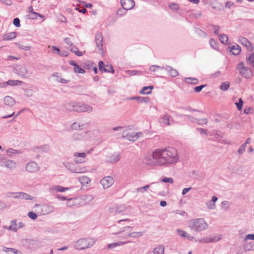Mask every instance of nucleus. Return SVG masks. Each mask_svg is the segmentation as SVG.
Wrapping results in <instances>:
<instances>
[{
    "label": "nucleus",
    "instance_id": "1",
    "mask_svg": "<svg viewBox=\"0 0 254 254\" xmlns=\"http://www.w3.org/2000/svg\"><path fill=\"white\" fill-rule=\"evenodd\" d=\"M179 156L176 149L168 147L155 149L151 156H147L144 162L147 165L154 166H168L179 161Z\"/></svg>",
    "mask_w": 254,
    "mask_h": 254
},
{
    "label": "nucleus",
    "instance_id": "2",
    "mask_svg": "<svg viewBox=\"0 0 254 254\" xmlns=\"http://www.w3.org/2000/svg\"><path fill=\"white\" fill-rule=\"evenodd\" d=\"M96 242V240L91 237L81 238L74 242L73 246L76 250H83L91 248Z\"/></svg>",
    "mask_w": 254,
    "mask_h": 254
},
{
    "label": "nucleus",
    "instance_id": "3",
    "mask_svg": "<svg viewBox=\"0 0 254 254\" xmlns=\"http://www.w3.org/2000/svg\"><path fill=\"white\" fill-rule=\"evenodd\" d=\"M189 224L191 230L196 232L203 231L208 228V224L203 218L192 220Z\"/></svg>",
    "mask_w": 254,
    "mask_h": 254
},
{
    "label": "nucleus",
    "instance_id": "4",
    "mask_svg": "<svg viewBox=\"0 0 254 254\" xmlns=\"http://www.w3.org/2000/svg\"><path fill=\"white\" fill-rule=\"evenodd\" d=\"M132 228L130 226L125 227L123 228H121V230L117 232H115L114 234H122L126 231H127V236L128 238H137L143 235V233L142 232H131Z\"/></svg>",
    "mask_w": 254,
    "mask_h": 254
},
{
    "label": "nucleus",
    "instance_id": "5",
    "mask_svg": "<svg viewBox=\"0 0 254 254\" xmlns=\"http://www.w3.org/2000/svg\"><path fill=\"white\" fill-rule=\"evenodd\" d=\"M237 69L240 70V74L246 78L250 79L253 76V72L250 68L244 66L242 62L238 64Z\"/></svg>",
    "mask_w": 254,
    "mask_h": 254
},
{
    "label": "nucleus",
    "instance_id": "6",
    "mask_svg": "<svg viewBox=\"0 0 254 254\" xmlns=\"http://www.w3.org/2000/svg\"><path fill=\"white\" fill-rule=\"evenodd\" d=\"M12 195H13L12 197L16 199L19 198L21 199L25 200H33L34 198V197L33 196L23 192H8L6 193V196L7 197H11Z\"/></svg>",
    "mask_w": 254,
    "mask_h": 254
},
{
    "label": "nucleus",
    "instance_id": "7",
    "mask_svg": "<svg viewBox=\"0 0 254 254\" xmlns=\"http://www.w3.org/2000/svg\"><path fill=\"white\" fill-rule=\"evenodd\" d=\"M142 133L141 132H127L126 131H123L122 134V137L126 139L129 141H134L136 140L138 138L141 136Z\"/></svg>",
    "mask_w": 254,
    "mask_h": 254
},
{
    "label": "nucleus",
    "instance_id": "8",
    "mask_svg": "<svg viewBox=\"0 0 254 254\" xmlns=\"http://www.w3.org/2000/svg\"><path fill=\"white\" fill-rule=\"evenodd\" d=\"M25 169L28 172L35 173L40 170V167L36 162L31 161L26 164Z\"/></svg>",
    "mask_w": 254,
    "mask_h": 254
},
{
    "label": "nucleus",
    "instance_id": "9",
    "mask_svg": "<svg viewBox=\"0 0 254 254\" xmlns=\"http://www.w3.org/2000/svg\"><path fill=\"white\" fill-rule=\"evenodd\" d=\"M95 41L96 44V47L98 49L99 52L102 53L103 49V36L101 32H97L96 34Z\"/></svg>",
    "mask_w": 254,
    "mask_h": 254
},
{
    "label": "nucleus",
    "instance_id": "10",
    "mask_svg": "<svg viewBox=\"0 0 254 254\" xmlns=\"http://www.w3.org/2000/svg\"><path fill=\"white\" fill-rule=\"evenodd\" d=\"M92 110L93 108L92 106L89 105L82 103H77L76 112H86L88 113H90L92 111Z\"/></svg>",
    "mask_w": 254,
    "mask_h": 254
},
{
    "label": "nucleus",
    "instance_id": "11",
    "mask_svg": "<svg viewBox=\"0 0 254 254\" xmlns=\"http://www.w3.org/2000/svg\"><path fill=\"white\" fill-rule=\"evenodd\" d=\"M104 189L110 188L114 183V179L111 176H107L102 179L100 181Z\"/></svg>",
    "mask_w": 254,
    "mask_h": 254
},
{
    "label": "nucleus",
    "instance_id": "12",
    "mask_svg": "<svg viewBox=\"0 0 254 254\" xmlns=\"http://www.w3.org/2000/svg\"><path fill=\"white\" fill-rule=\"evenodd\" d=\"M14 71L16 74L24 77L27 73V70L24 65H16L14 68Z\"/></svg>",
    "mask_w": 254,
    "mask_h": 254
},
{
    "label": "nucleus",
    "instance_id": "13",
    "mask_svg": "<svg viewBox=\"0 0 254 254\" xmlns=\"http://www.w3.org/2000/svg\"><path fill=\"white\" fill-rule=\"evenodd\" d=\"M74 161L76 163L80 164L85 161L86 153L84 152H76L74 154Z\"/></svg>",
    "mask_w": 254,
    "mask_h": 254
},
{
    "label": "nucleus",
    "instance_id": "14",
    "mask_svg": "<svg viewBox=\"0 0 254 254\" xmlns=\"http://www.w3.org/2000/svg\"><path fill=\"white\" fill-rule=\"evenodd\" d=\"M121 4L125 9L130 10L134 6L135 2L133 0H121Z\"/></svg>",
    "mask_w": 254,
    "mask_h": 254
},
{
    "label": "nucleus",
    "instance_id": "15",
    "mask_svg": "<svg viewBox=\"0 0 254 254\" xmlns=\"http://www.w3.org/2000/svg\"><path fill=\"white\" fill-rule=\"evenodd\" d=\"M65 168L72 173H80L83 172L81 169L77 167L75 164L72 163H67L64 165Z\"/></svg>",
    "mask_w": 254,
    "mask_h": 254
},
{
    "label": "nucleus",
    "instance_id": "16",
    "mask_svg": "<svg viewBox=\"0 0 254 254\" xmlns=\"http://www.w3.org/2000/svg\"><path fill=\"white\" fill-rule=\"evenodd\" d=\"M239 42L247 48L249 51H252L254 49V47L252 44L245 37H240L239 39Z\"/></svg>",
    "mask_w": 254,
    "mask_h": 254
},
{
    "label": "nucleus",
    "instance_id": "17",
    "mask_svg": "<svg viewBox=\"0 0 254 254\" xmlns=\"http://www.w3.org/2000/svg\"><path fill=\"white\" fill-rule=\"evenodd\" d=\"M171 118H172L171 116H170L168 114H166L160 117L159 120V122L161 124H163L166 126H170L171 125Z\"/></svg>",
    "mask_w": 254,
    "mask_h": 254
},
{
    "label": "nucleus",
    "instance_id": "18",
    "mask_svg": "<svg viewBox=\"0 0 254 254\" xmlns=\"http://www.w3.org/2000/svg\"><path fill=\"white\" fill-rule=\"evenodd\" d=\"M34 207H39L41 210V213L44 215L48 214L51 211V207L50 206L47 205L36 204Z\"/></svg>",
    "mask_w": 254,
    "mask_h": 254
},
{
    "label": "nucleus",
    "instance_id": "19",
    "mask_svg": "<svg viewBox=\"0 0 254 254\" xmlns=\"http://www.w3.org/2000/svg\"><path fill=\"white\" fill-rule=\"evenodd\" d=\"M218 198L214 195L211 200H208L206 202V205L209 209H214L216 207L215 202L217 201Z\"/></svg>",
    "mask_w": 254,
    "mask_h": 254
},
{
    "label": "nucleus",
    "instance_id": "20",
    "mask_svg": "<svg viewBox=\"0 0 254 254\" xmlns=\"http://www.w3.org/2000/svg\"><path fill=\"white\" fill-rule=\"evenodd\" d=\"M4 103L6 106L12 107L15 103V101L12 97L6 96L4 98Z\"/></svg>",
    "mask_w": 254,
    "mask_h": 254
},
{
    "label": "nucleus",
    "instance_id": "21",
    "mask_svg": "<svg viewBox=\"0 0 254 254\" xmlns=\"http://www.w3.org/2000/svg\"><path fill=\"white\" fill-rule=\"evenodd\" d=\"M166 71L168 74L172 77H176L179 75V72L177 70L173 68L171 66H169L166 68Z\"/></svg>",
    "mask_w": 254,
    "mask_h": 254
},
{
    "label": "nucleus",
    "instance_id": "22",
    "mask_svg": "<svg viewBox=\"0 0 254 254\" xmlns=\"http://www.w3.org/2000/svg\"><path fill=\"white\" fill-rule=\"evenodd\" d=\"M16 36V32H10L5 34L3 36V40L5 41H9L14 39Z\"/></svg>",
    "mask_w": 254,
    "mask_h": 254
},
{
    "label": "nucleus",
    "instance_id": "23",
    "mask_svg": "<svg viewBox=\"0 0 254 254\" xmlns=\"http://www.w3.org/2000/svg\"><path fill=\"white\" fill-rule=\"evenodd\" d=\"M77 103L74 102L66 103L64 104L65 110L69 111H76Z\"/></svg>",
    "mask_w": 254,
    "mask_h": 254
},
{
    "label": "nucleus",
    "instance_id": "24",
    "mask_svg": "<svg viewBox=\"0 0 254 254\" xmlns=\"http://www.w3.org/2000/svg\"><path fill=\"white\" fill-rule=\"evenodd\" d=\"M50 146L48 145H44L41 146L36 147L34 148V151L36 152H47L50 150Z\"/></svg>",
    "mask_w": 254,
    "mask_h": 254
},
{
    "label": "nucleus",
    "instance_id": "25",
    "mask_svg": "<svg viewBox=\"0 0 254 254\" xmlns=\"http://www.w3.org/2000/svg\"><path fill=\"white\" fill-rule=\"evenodd\" d=\"M70 189L69 188L64 187L61 186H54L51 188V190L52 191L55 190L56 192H64Z\"/></svg>",
    "mask_w": 254,
    "mask_h": 254
},
{
    "label": "nucleus",
    "instance_id": "26",
    "mask_svg": "<svg viewBox=\"0 0 254 254\" xmlns=\"http://www.w3.org/2000/svg\"><path fill=\"white\" fill-rule=\"evenodd\" d=\"M153 88V86L150 85L148 86H144L139 91L140 94L149 95L151 93V90Z\"/></svg>",
    "mask_w": 254,
    "mask_h": 254
},
{
    "label": "nucleus",
    "instance_id": "27",
    "mask_svg": "<svg viewBox=\"0 0 254 254\" xmlns=\"http://www.w3.org/2000/svg\"><path fill=\"white\" fill-rule=\"evenodd\" d=\"M17 220L16 219L12 220L10 222V225L7 227V229L10 231L13 232H17L18 230V227H17Z\"/></svg>",
    "mask_w": 254,
    "mask_h": 254
},
{
    "label": "nucleus",
    "instance_id": "28",
    "mask_svg": "<svg viewBox=\"0 0 254 254\" xmlns=\"http://www.w3.org/2000/svg\"><path fill=\"white\" fill-rule=\"evenodd\" d=\"M2 251L6 253H9V252H11L14 254H22L20 251H18L15 249L7 248L5 247H2Z\"/></svg>",
    "mask_w": 254,
    "mask_h": 254
},
{
    "label": "nucleus",
    "instance_id": "29",
    "mask_svg": "<svg viewBox=\"0 0 254 254\" xmlns=\"http://www.w3.org/2000/svg\"><path fill=\"white\" fill-rule=\"evenodd\" d=\"M230 52L234 55H238L241 52V48L238 45L233 46L230 48Z\"/></svg>",
    "mask_w": 254,
    "mask_h": 254
},
{
    "label": "nucleus",
    "instance_id": "30",
    "mask_svg": "<svg viewBox=\"0 0 254 254\" xmlns=\"http://www.w3.org/2000/svg\"><path fill=\"white\" fill-rule=\"evenodd\" d=\"M16 164L15 161L11 160L6 159L4 167L9 169H13L16 167Z\"/></svg>",
    "mask_w": 254,
    "mask_h": 254
},
{
    "label": "nucleus",
    "instance_id": "31",
    "mask_svg": "<svg viewBox=\"0 0 254 254\" xmlns=\"http://www.w3.org/2000/svg\"><path fill=\"white\" fill-rule=\"evenodd\" d=\"M39 16L41 18H43L44 16L36 12H32L31 13H29L27 15V18L30 19H36Z\"/></svg>",
    "mask_w": 254,
    "mask_h": 254
},
{
    "label": "nucleus",
    "instance_id": "32",
    "mask_svg": "<svg viewBox=\"0 0 254 254\" xmlns=\"http://www.w3.org/2000/svg\"><path fill=\"white\" fill-rule=\"evenodd\" d=\"M129 242V241H125V242L118 241L116 243H113L109 244L108 248L109 249H113L117 246H120L127 244Z\"/></svg>",
    "mask_w": 254,
    "mask_h": 254
},
{
    "label": "nucleus",
    "instance_id": "33",
    "mask_svg": "<svg viewBox=\"0 0 254 254\" xmlns=\"http://www.w3.org/2000/svg\"><path fill=\"white\" fill-rule=\"evenodd\" d=\"M154 254H164V247L162 245H159L155 247L153 251Z\"/></svg>",
    "mask_w": 254,
    "mask_h": 254
},
{
    "label": "nucleus",
    "instance_id": "34",
    "mask_svg": "<svg viewBox=\"0 0 254 254\" xmlns=\"http://www.w3.org/2000/svg\"><path fill=\"white\" fill-rule=\"evenodd\" d=\"M185 81L189 84H197L198 83V80L194 77H186Z\"/></svg>",
    "mask_w": 254,
    "mask_h": 254
},
{
    "label": "nucleus",
    "instance_id": "35",
    "mask_svg": "<svg viewBox=\"0 0 254 254\" xmlns=\"http://www.w3.org/2000/svg\"><path fill=\"white\" fill-rule=\"evenodd\" d=\"M195 33L201 37L205 38L207 36L206 32L203 31L199 28H196L195 29Z\"/></svg>",
    "mask_w": 254,
    "mask_h": 254
},
{
    "label": "nucleus",
    "instance_id": "36",
    "mask_svg": "<svg viewBox=\"0 0 254 254\" xmlns=\"http://www.w3.org/2000/svg\"><path fill=\"white\" fill-rule=\"evenodd\" d=\"M79 181L83 185H87L90 182V178L86 176H82L80 177Z\"/></svg>",
    "mask_w": 254,
    "mask_h": 254
},
{
    "label": "nucleus",
    "instance_id": "37",
    "mask_svg": "<svg viewBox=\"0 0 254 254\" xmlns=\"http://www.w3.org/2000/svg\"><path fill=\"white\" fill-rule=\"evenodd\" d=\"M77 199L76 198H70L67 199L66 205L68 207H72L76 205V201Z\"/></svg>",
    "mask_w": 254,
    "mask_h": 254
},
{
    "label": "nucleus",
    "instance_id": "38",
    "mask_svg": "<svg viewBox=\"0 0 254 254\" xmlns=\"http://www.w3.org/2000/svg\"><path fill=\"white\" fill-rule=\"evenodd\" d=\"M210 238L211 240V243H216L222 238V236L220 234L216 235H210Z\"/></svg>",
    "mask_w": 254,
    "mask_h": 254
},
{
    "label": "nucleus",
    "instance_id": "39",
    "mask_svg": "<svg viewBox=\"0 0 254 254\" xmlns=\"http://www.w3.org/2000/svg\"><path fill=\"white\" fill-rule=\"evenodd\" d=\"M7 84L10 86H16L18 85H20L22 83H23V81L16 80H8L7 81H6Z\"/></svg>",
    "mask_w": 254,
    "mask_h": 254
},
{
    "label": "nucleus",
    "instance_id": "40",
    "mask_svg": "<svg viewBox=\"0 0 254 254\" xmlns=\"http://www.w3.org/2000/svg\"><path fill=\"white\" fill-rule=\"evenodd\" d=\"M196 242L199 243H211L210 236L203 237L201 239L196 240Z\"/></svg>",
    "mask_w": 254,
    "mask_h": 254
},
{
    "label": "nucleus",
    "instance_id": "41",
    "mask_svg": "<svg viewBox=\"0 0 254 254\" xmlns=\"http://www.w3.org/2000/svg\"><path fill=\"white\" fill-rule=\"evenodd\" d=\"M136 102L138 103H147L149 101V98L148 97H140L136 96Z\"/></svg>",
    "mask_w": 254,
    "mask_h": 254
},
{
    "label": "nucleus",
    "instance_id": "42",
    "mask_svg": "<svg viewBox=\"0 0 254 254\" xmlns=\"http://www.w3.org/2000/svg\"><path fill=\"white\" fill-rule=\"evenodd\" d=\"M155 183H152L149 185L145 186L144 187L138 188L136 189V191L138 192H141L143 193L144 191H146L149 188L150 186L151 185L154 184Z\"/></svg>",
    "mask_w": 254,
    "mask_h": 254
},
{
    "label": "nucleus",
    "instance_id": "43",
    "mask_svg": "<svg viewBox=\"0 0 254 254\" xmlns=\"http://www.w3.org/2000/svg\"><path fill=\"white\" fill-rule=\"evenodd\" d=\"M83 125L76 122L73 123L71 126V128L73 130H80L82 129Z\"/></svg>",
    "mask_w": 254,
    "mask_h": 254
},
{
    "label": "nucleus",
    "instance_id": "44",
    "mask_svg": "<svg viewBox=\"0 0 254 254\" xmlns=\"http://www.w3.org/2000/svg\"><path fill=\"white\" fill-rule=\"evenodd\" d=\"M230 84L229 82H222L220 86V88L222 91H226L229 88Z\"/></svg>",
    "mask_w": 254,
    "mask_h": 254
},
{
    "label": "nucleus",
    "instance_id": "45",
    "mask_svg": "<svg viewBox=\"0 0 254 254\" xmlns=\"http://www.w3.org/2000/svg\"><path fill=\"white\" fill-rule=\"evenodd\" d=\"M209 44L210 46L214 50H218V43L213 39H211L209 40Z\"/></svg>",
    "mask_w": 254,
    "mask_h": 254
},
{
    "label": "nucleus",
    "instance_id": "46",
    "mask_svg": "<svg viewBox=\"0 0 254 254\" xmlns=\"http://www.w3.org/2000/svg\"><path fill=\"white\" fill-rule=\"evenodd\" d=\"M219 40L222 43L225 45H227L228 40V37L226 34H221L220 35Z\"/></svg>",
    "mask_w": 254,
    "mask_h": 254
},
{
    "label": "nucleus",
    "instance_id": "47",
    "mask_svg": "<svg viewBox=\"0 0 254 254\" xmlns=\"http://www.w3.org/2000/svg\"><path fill=\"white\" fill-rule=\"evenodd\" d=\"M120 160V155L119 154L113 155L110 157V162L112 163H115L118 162Z\"/></svg>",
    "mask_w": 254,
    "mask_h": 254
},
{
    "label": "nucleus",
    "instance_id": "48",
    "mask_svg": "<svg viewBox=\"0 0 254 254\" xmlns=\"http://www.w3.org/2000/svg\"><path fill=\"white\" fill-rule=\"evenodd\" d=\"M6 152L9 156H11L12 154H14L21 153L20 151L18 150H15V149H14L12 148H9L8 149H7L6 150Z\"/></svg>",
    "mask_w": 254,
    "mask_h": 254
},
{
    "label": "nucleus",
    "instance_id": "49",
    "mask_svg": "<svg viewBox=\"0 0 254 254\" xmlns=\"http://www.w3.org/2000/svg\"><path fill=\"white\" fill-rule=\"evenodd\" d=\"M104 72H111L114 73L115 71L113 68V67L111 64H106L105 66V69H104Z\"/></svg>",
    "mask_w": 254,
    "mask_h": 254
},
{
    "label": "nucleus",
    "instance_id": "50",
    "mask_svg": "<svg viewBox=\"0 0 254 254\" xmlns=\"http://www.w3.org/2000/svg\"><path fill=\"white\" fill-rule=\"evenodd\" d=\"M74 71L79 73H84L85 72L84 69L79 66L78 64L74 67Z\"/></svg>",
    "mask_w": 254,
    "mask_h": 254
},
{
    "label": "nucleus",
    "instance_id": "51",
    "mask_svg": "<svg viewBox=\"0 0 254 254\" xmlns=\"http://www.w3.org/2000/svg\"><path fill=\"white\" fill-rule=\"evenodd\" d=\"M208 123V120L206 118H203L201 119H198L196 121V124L200 126H203L206 125Z\"/></svg>",
    "mask_w": 254,
    "mask_h": 254
},
{
    "label": "nucleus",
    "instance_id": "52",
    "mask_svg": "<svg viewBox=\"0 0 254 254\" xmlns=\"http://www.w3.org/2000/svg\"><path fill=\"white\" fill-rule=\"evenodd\" d=\"M127 10V9H125L123 7L119 8L117 11V14L120 16H123L126 14Z\"/></svg>",
    "mask_w": 254,
    "mask_h": 254
},
{
    "label": "nucleus",
    "instance_id": "53",
    "mask_svg": "<svg viewBox=\"0 0 254 254\" xmlns=\"http://www.w3.org/2000/svg\"><path fill=\"white\" fill-rule=\"evenodd\" d=\"M244 102L242 98L239 99V102L235 103L237 108L239 111H241L242 109Z\"/></svg>",
    "mask_w": 254,
    "mask_h": 254
},
{
    "label": "nucleus",
    "instance_id": "54",
    "mask_svg": "<svg viewBox=\"0 0 254 254\" xmlns=\"http://www.w3.org/2000/svg\"><path fill=\"white\" fill-rule=\"evenodd\" d=\"M176 231H177L178 235H179L181 237L186 238V237H187L188 236V234L185 231H183L181 229H178L176 230Z\"/></svg>",
    "mask_w": 254,
    "mask_h": 254
},
{
    "label": "nucleus",
    "instance_id": "55",
    "mask_svg": "<svg viewBox=\"0 0 254 254\" xmlns=\"http://www.w3.org/2000/svg\"><path fill=\"white\" fill-rule=\"evenodd\" d=\"M15 45H17V46L19 48L21 49L24 50L25 51H29L31 49L30 46H23L19 43H15Z\"/></svg>",
    "mask_w": 254,
    "mask_h": 254
},
{
    "label": "nucleus",
    "instance_id": "56",
    "mask_svg": "<svg viewBox=\"0 0 254 254\" xmlns=\"http://www.w3.org/2000/svg\"><path fill=\"white\" fill-rule=\"evenodd\" d=\"M126 72L130 75H135L137 74V73H141V71H137L135 70H127L126 71Z\"/></svg>",
    "mask_w": 254,
    "mask_h": 254
},
{
    "label": "nucleus",
    "instance_id": "57",
    "mask_svg": "<svg viewBox=\"0 0 254 254\" xmlns=\"http://www.w3.org/2000/svg\"><path fill=\"white\" fill-rule=\"evenodd\" d=\"M106 65L103 61H100L98 63L99 69L100 72H103L104 69H105Z\"/></svg>",
    "mask_w": 254,
    "mask_h": 254
},
{
    "label": "nucleus",
    "instance_id": "58",
    "mask_svg": "<svg viewBox=\"0 0 254 254\" xmlns=\"http://www.w3.org/2000/svg\"><path fill=\"white\" fill-rule=\"evenodd\" d=\"M28 216L32 220H35L37 219L38 216L37 214L32 211H30L28 213Z\"/></svg>",
    "mask_w": 254,
    "mask_h": 254
},
{
    "label": "nucleus",
    "instance_id": "59",
    "mask_svg": "<svg viewBox=\"0 0 254 254\" xmlns=\"http://www.w3.org/2000/svg\"><path fill=\"white\" fill-rule=\"evenodd\" d=\"M169 6L170 8V9L175 11L179 9L178 4L176 3H171L169 4Z\"/></svg>",
    "mask_w": 254,
    "mask_h": 254
},
{
    "label": "nucleus",
    "instance_id": "60",
    "mask_svg": "<svg viewBox=\"0 0 254 254\" xmlns=\"http://www.w3.org/2000/svg\"><path fill=\"white\" fill-rule=\"evenodd\" d=\"M246 146L245 144H242L238 150L239 154L241 155L245 152Z\"/></svg>",
    "mask_w": 254,
    "mask_h": 254
},
{
    "label": "nucleus",
    "instance_id": "61",
    "mask_svg": "<svg viewBox=\"0 0 254 254\" xmlns=\"http://www.w3.org/2000/svg\"><path fill=\"white\" fill-rule=\"evenodd\" d=\"M175 116L177 117L179 119H181L184 121H186L188 115L175 113Z\"/></svg>",
    "mask_w": 254,
    "mask_h": 254
},
{
    "label": "nucleus",
    "instance_id": "62",
    "mask_svg": "<svg viewBox=\"0 0 254 254\" xmlns=\"http://www.w3.org/2000/svg\"><path fill=\"white\" fill-rule=\"evenodd\" d=\"M162 182L165 183L173 184L174 183V180L172 178L164 177L162 179Z\"/></svg>",
    "mask_w": 254,
    "mask_h": 254
},
{
    "label": "nucleus",
    "instance_id": "63",
    "mask_svg": "<svg viewBox=\"0 0 254 254\" xmlns=\"http://www.w3.org/2000/svg\"><path fill=\"white\" fill-rule=\"evenodd\" d=\"M118 235V236L117 237V238L122 239H127L128 238V236H127V231H126V232H124L122 234H120Z\"/></svg>",
    "mask_w": 254,
    "mask_h": 254
},
{
    "label": "nucleus",
    "instance_id": "64",
    "mask_svg": "<svg viewBox=\"0 0 254 254\" xmlns=\"http://www.w3.org/2000/svg\"><path fill=\"white\" fill-rule=\"evenodd\" d=\"M206 84H203L198 86H196L194 88V90L197 93L200 92L203 88L206 86Z\"/></svg>",
    "mask_w": 254,
    "mask_h": 254
}]
</instances>
